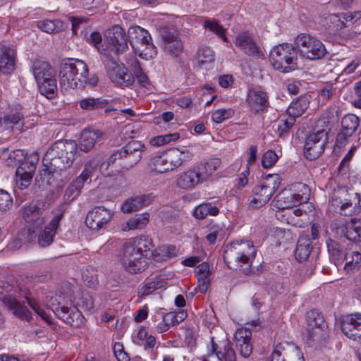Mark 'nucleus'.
Returning <instances> with one entry per match:
<instances>
[{"mask_svg":"<svg viewBox=\"0 0 361 361\" xmlns=\"http://www.w3.org/2000/svg\"><path fill=\"white\" fill-rule=\"evenodd\" d=\"M89 69L82 60L76 59L61 63L60 66V84L65 89H81L85 84L94 87L99 82L96 75L87 78Z\"/></svg>","mask_w":361,"mask_h":361,"instance_id":"obj_1","label":"nucleus"},{"mask_svg":"<svg viewBox=\"0 0 361 361\" xmlns=\"http://www.w3.org/2000/svg\"><path fill=\"white\" fill-rule=\"evenodd\" d=\"M257 250L250 240L235 241L226 246L224 253V262L232 269L250 267L255 258Z\"/></svg>","mask_w":361,"mask_h":361,"instance_id":"obj_2","label":"nucleus"},{"mask_svg":"<svg viewBox=\"0 0 361 361\" xmlns=\"http://www.w3.org/2000/svg\"><path fill=\"white\" fill-rule=\"evenodd\" d=\"M145 149V146L140 141L132 140L123 147L115 151L106 163L103 162L101 164V168L116 164L122 169L129 170L140 161Z\"/></svg>","mask_w":361,"mask_h":361,"instance_id":"obj_3","label":"nucleus"},{"mask_svg":"<svg viewBox=\"0 0 361 361\" xmlns=\"http://www.w3.org/2000/svg\"><path fill=\"white\" fill-rule=\"evenodd\" d=\"M271 66L282 73H288L298 68V51L290 43H282L274 46L269 53Z\"/></svg>","mask_w":361,"mask_h":361,"instance_id":"obj_4","label":"nucleus"},{"mask_svg":"<svg viewBox=\"0 0 361 361\" xmlns=\"http://www.w3.org/2000/svg\"><path fill=\"white\" fill-rule=\"evenodd\" d=\"M360 196L346 187H338L332 192L331 205L343 216H353L361 212Z\"/></svg>","mask_w":361,"mask_h":361,"instance_id":"obj_5","label":"nucleus"},{"mask_svg":"<svg viewBox=\"0 0 361 361\" xmlns=\"http://www.w3.org/2000/svg\"><path fill=\"white\" fill-rule=\"evenodd\" d=\"M310 190L302 183L292 185L281 191L274 199L273 204L278 209H285L306 203L310 199Z\"/></svg>","mask_w":361,"mask_h":361,"instance_id":"obj_6","label":"nucleus"},{"mask_svg":"<svg viewBox=\"0 0 361 361\" xmlns=\"http://www.w3.org/2000/svg\"><path fill=\"white\" fill-rule=\"evenodd\" d=\"M130 44L135 54L148 60L157 56V47L152 42L148 31L140 26H131L128 30Z\"/></svg>","mask_w":361,"mask_h":361,"instance_id":"obj_7","label":"nucleus"},{"mask_svg":"<svg viewBox=\"0 0 361 361\" xmlns=\"http://www.w3.org/2000/svg\"><path fill=\"white\" fill-rule=\"evenodd\" d=\"M294 42L298 54L302 58L315 61L324 58L327 54L322 41L310 34L300 33L295 38Z\"/></svg>","mask_w":361,"mask_h":361,"instance_id":"obj_8","label":"nucleus"},{"mask_svg":"<svg viewBox=\"0 0 361 361\" xmlns=\"http://www.w3.org/2000/svg\"><path fill=\"white\" fill-rule=\"evenodd\" d=\"M102 55L106 74L110 80L118 87H130L134 83V76L124 63L114 60L105 51Z\"/></svg>","mask_w":361,"mask_h":361,"instance_id":"obj_9","label":"nucleus"},{"mask_svg":"<svg viewBox=\"0 0 361 361\" xmlns=\"http://www.w3.org/2000/svg\"><path fill=\"white\" fill-rule=\"evenodd\" d=\"M281 180V177L276 173L267 175L259 185L253 188L251 206L257 208L267 204L279 188Z\"/></svg>","mask_w":361,"mask_h":361,"instance_id":"obj_10","label":"nucleus"},{"mask_svg":"<svg viewBox=\"0 0 361 361\" xmlns=\"http://www.w3.org/2000/svg\"><path fill=\"white\" fill-rule=\"evenodd\" d=\"M133 247L123 245L122 252L119 256V262L122 267L128 273L137 274L143 271L147 267V259L140 252H137Z\"/></svg>","mask_w":361,"mask_h":361,"instance_id":"obj_11","label":"nucleus"},{"mask_svg":"<svg viewBox=\"0 0 361 361\" xmlns=\"http://www.w3.org/2000/svg\"><path fill=\"white\" fill-rule=\"evenodd\" d=\"M64 150L66 151L65 148L63 149L61 148L60 150L55 152L51 147L48 149L43 158L42 176H47V178L50 179L51 176L59 175L62 171L71 167V166H66V162L60 159L59 155H63Z\"/></svg>","mask_w":361,"mask_h":361,"instance_id":"obj_12","label":"nucleus"},{"mask_svg":"<svg viewBox=\"0 0 361 361\" xmlns=\"http://www.w3.org/2000/svg\"><path fill=\"white\" fill-rule=\"evenodd\" d=\"M328 142V132L319 130L310 134L306 139L304 147L305 157L310 160L318 158L324 151Z\"/></svg>","mask_w":361,"mask_h":361,"instance_id":"obj_13","label":"nucleus"},{"mask_svg":"<svg viewBox=\"0 0 361 361\" xmlns=\"http://www.w3.org/2000/svg\"><path fill=\"white\" fill-rule=\"evenodd\" d=\"M10 286L7 283L0 282V300H2L6 307L13 312V314L21 319L30 321L32 313L26 307L22 305L15 298L11 295H5L8 293Z\"/></svg>","mask_w":361,"mask_h":361,"instance_id":"obj_14","label":"nucleus"},{"mask_svg":"<svg viewBox=\"0 0 361 361\" xmlns=\"http://www.w3.org/2000/svg\"><path fill=\"white\" fill-rule=\"evenodd\" d=\"M162 49L164 52L172 58L179 57L183 51V44L178 32L169 28L161 31Z\"/></svg>","mask_w":361,"mask_h":361,"instance_id":"obj_15","label":"nucleus"},{"mask_svg":"<svg viewBox=\"0 0 361 361\" xmlns=\"http://www.w3.org/2000/svg\"><path fill=\"white\" fill-rule=\"evenodd\" d=\"M113 216L112 212L104 206L93 207L87 214L85 224L92 230H99L107 224Z\"/></svg>","mask_w":361,"mask_h":361,"instance_id":"obj_16","label":"nucleus"},{"mask_svg":"<svg viewBox=\"0 0 361 361\" xmlns=\"http://www.w3.org/2000/svg\"><path fill=\"white\" fill-rule=\"evenodd\" d=\"M332 228L337 234L343 235L350 240L356 241L361 238V219L352 218L349 221L334 222Z\"/></svg>","mask_w":361,"mask_h":361,"instance_id":"obj_17","label":"nucleus"},{"mask_svg":"<svg viewBox=\"0 0 361 361\" xmlns=\"http://www.w3.org/2000/svg\"><path fill=\"white\" fill-rule=\"evenodd\" d=\"M341 328L348 338L353 340L361 338V313L355 312L343 316Z\"/></svg>","mask_w":361,"mask_h":361,"instance_id":"obj_18","label":"nucleus"},{"mask_svg":"<svg viewBox=\"0 0 361 361\" xmlns=\"http://www.w3.org/2000/svg\"><path fill=\"white\" fill-rule=\"evenodd\" d=\"M56 315L66 324L73 327H80L85 323L82 313L75 307L56 306L52 307Z\"/></svg>","mask_w":361,"mask_h":361,"instance_id":"obj_19","label":"nucleus"},{"mask_svg":"<svg viewBox=\"0 0 361 361\" xmlns=\"http://www.w3.org/2000/svg\"><path fill=\"white\" fill-rule=\"evenodd\" d=\"M360 125V118L354 114L345 115L341 121V130L336 136L338 145H345L348 138L357 131Z\"/></svg>","mask_w":361,"mask_h":361,"instance_id":"obj_20","label":"nucleus"},{"mask_svg":"<svg viewBox=\"0 0 361 361\" xmlns=\"http://www.w3.org/2000/svg\"><path fill=\"white\" fill-rule=\"evenodd\" d=\"M306 332L309 339L315 340L324 331V319L320 312L312 310L307 313Z\"/></svg>","mask_w":361,"mask_h":361,"instance_id":"obj_21","label":"nucleus"},{"mask_svg":"<svg viewBox=\"0 0 361 361\" xmlns=\"http://www.w3.org/2000/svg\"><path fill=\"white\" fill-rule=\"evenodd\" d=\"M252 332L247 328L238 329L234 334L233 341L240 355L247 358L252 352L251 343Z\"/></svg>","mask_w":361,"mask_h":361,"instance_id":"obj_22","label":"nucleus"},{"mask_svg":"<svg viewBox=\"0 0 361 361\" xmlns=\"http://www.w3.org/2000/svg\"><path fill=\"white\" fill-rule=\"evenodd\" d=\"M203 183L195 166L180 173L177 176L176 185L186 191L193 190L197 185Z\"/></svg>","mask_w":361,"mask_h":361,"instance_id":"obj_23","label":"nucleus"},{"mask_svg":"<svg viewBox=\"0 0 361 361\" xmlns=\"http://www.w3.org/2000/svg\"><path fill=\"white\" fill-rule=\"evenodd\" d=\"M63 216V214L61 212L55 214L49 224L43 231H40L37 238V243L39 247H45L53 243L54 237L59 228V222Z\"/></svg>","mask_w":361,"mask_h":361,"instance_id":"obj_24","label":"nucleus"},{"mask_svg":"<svg viewBox=\"0 0 361 361\" xmlns=\"http://www.w3.org/2000/svg\"><path fill=\"white\" fill-rule=\"evenodd\" d=\"M235 45L248 56L256 58H259L263 56L257 44L247 32L238 34L235 37Z\"/></svg>","mask_w":361,"mask_h":361,"instance_id":"obj_25","label":"nucleus"},{"mask_svg":"<svg viewBox=\"0 0 361 361\" xmlns=\"http://www.w3.org/2000/svg\"><path fill=\"white\" fill-rule=\"evenodd\" d=\"M36 169L35 162L24 161L16 171V185L20 189L27 188L31 183L32 174Z\"/></svg>","mask_w":361,"mask_h":361,"instance_id":"obj_26","label":"nucleus"},{"mask_svg":"<svg viewBox=\"0 0 361 361\" xmlns=\"http://www.w3.org/2000/svg\"><path fill=\"white\" fill-rule=\"evenodd\" d=\"M294 355H300L297 346L289 342L279 343L267 361H288Z\"/></svg>","mask_w":361,"mask_h":361,"instance_id":"obj_27","label":"nucleus"},{"mask_svg":"<svg viewBox=\"0 0 361 361\" xmlns=\"http://www.w3.org/2000/svg\"><path fill=\"white\" fill-rule=\"evenodd\" d=\"M16 54L10 45L0 44V71L10 74L15 69Z\"/></svg>","mask_w":361,"mask_h":361,"instance_id":"obj_28","label":"nucleus"},{"mask_svg":"<svg viewBox=\"0 0 361 361\" xmlns=\"http://www.w3.org/2000/svg\"><path fill=\"white\" fill-rule=\"evenodd\" d=\"M164 154L170 171L177 169L184 161L190 159L192 157V154L187 149L180 150L178 148H173L165 151Z\"/></svg>","mask_w":361,"mask_h":361,"instance_id":"obj_29","label":"nucleus"},{"mask_svg":"<svg viewBox=\"0 0 361 361\" xmlns=\"http://www.w3.org/2000/svg\"><path fill=\"white\" fill-rule=\"evenodd\" d=\"M108 36L116 54H122L128 49V39L125 30L121 27L114 26L109 30Z\"/></svg>","mask_w":361,"mask_h":361,"instance_id":"obj_30","label":"nucleus"},{"mask_svg":"<svg viewBox=\"0 0 361 361\" xmlns=\"http://www.w3.org/2000/svg\"><path fill=\"white\" fill-rule=\"evenodd\" d=\"M103 133L99 130L85 129L80 136L79 149L85 152H90L97 142L102 140Z\"/></svg>","mask_w":361,"mask_h":361,"instance_id":"obj_31","label":"nucleus"},{"mask_svg":"<svg viewBox=\"0 0 361 361\" xmlns=\"http://www.w3.org/2000/svg\"><path fill=\"white\" fill-rule=\"evenodd\" d=\"M51 147L55 152H57L61 148L63 149L65 148L66 151L64 150L63 155H59L60 159L66 162V166H71L73 164L77 152V145L75 141H59L56 142Z\"/></svg>","mask_w":361,"mask_h":361,"instance_id":"obj_32","label":"nucleus"},{"mask_svg":"<svg viewBox=\"0 0 361 361\" xmlns=\"http://www.w3.org/2000/svg\"><path fill=\"white\" fill-rule=\"evenodd\" d=\"M43 211L35 204H29L23 207V217L27 223L33 225L34 228H38L45 222Z\"/></svg>","mask_w":361,"mask_h":361,"instance_id":"obj_33","label":"nucleus"},{"mask_svg":"<svg viewBox=\"0 0 361 361\" xmlns=\"http://www.w3.org/2000/svg\"><path fill=\"white\" fill-rule=\"evenodd\" d=\"M221 164L220 159L212 158L195 166L203 183L212 178L213 173L220 167Z\"/></svg>","mask_w":361,"mask_h":361,"instance_id":"obj_34","label":"nucleus"},{"mask_svg":"<svg viewBox=\"0 0 361 361\" xmlns=\"http://www.w3.org/2000/svg\"><path fill=\"white\" fill-rule=\"evenodd\" d=\"M123 244L128 247H133L137 252H140L143 257H146L145 253L153 247L152 239L146 235L129 238Z\"/></svg>","mask_w":361,"mask_h":361,"instance_id":"obj_35","label":"nucleus"},{"mask_svg":"<svg viewBox=\"0 0 361 361\" xmlns=\"http://www.w3.org/2000/svg\"><path fill=\"white\" fill-rule=\"evenodd\" d=\"M221 204L218 202L217 203L207 202L200 204L196 207L193 211V216L196 219H203L207 216H217L219 213V207Z\"/></svg>","mask_w":361,"mask_h":361,"instance_id":"obj_36","label":"nucleus"},{"mask_svg":"<svg viewBox=\"0 0 361 361\" xmlns=\"http://www.w3.org/2000/svg\"><path fill=\"white\" fill-rule=\"evenodd\" d=\"M210 273L209 265L204 262L196 268V277L198 283V290L200 293H204L208 289L210 280L209 278Z\"/></svg>","mask_w":361,"mask_h":361,"instance_id":"obj_37","label":"nucleus"},{"mask_svg":"<svg viewBox=\"0 0 361 361\" xmlns=\"http://www.w3.org/2000/svg\"><path fill=\"white\" fill-rule=\"evenodd\" d=\"M326 246L330 260L337 266L346 254L343 246L331 238L326 240Z\"/></svg>","mask_w":361,"mask_h":361,"instance_id":"obj_38","label":"nucleus"},{"mask_svg":"<svg viewBox=\"0 0 361 361\" xmlns=\"http://www.w3.org/2000/svg\"><path fill=\"white\" fill-rule=\"evenodd\" d=\"M311 241L307 235H301L295 251L296 259L301 262L306 260L312 251Z\"/></svg>","mask_w":361,"mask_h":361,"instance_id":"obj_39","label":"nucleus"},{"mask_svg":"<svg viewBox=\"0 0 361 361\" xmlns=\"http://www.w3.org/2000/svg\"><path fill=\"white\" fill-rule=\"evenodd\" d=\"M32 73L36 81L43 80L54 75V71L50 65L44 61L35 60L33 63Z\"/></svg>","mask_w":361,"mask_h":361,"instance_id":"obj_40","label":"nucleus"},{"mask_svg":"<svg viewBox=\"0 0 361 361\" xmlns=\"http://www.w3.org/2000/svg\"><path fill=\"white\" fill-rule=\"evenodd\" d=\"M248 102L255 111L264 109L269 105L267 95L262 91H253L248 95Z\"/></svg>","mask_w":361,"mask_h":361,"instance_id":"obj_41","label":"nucleus"},{"mask_svg":"<svg viewBox=\"0 0 361 361\" xmlns=\"http://www.w3.org/2000/svg\"><path fill=\"white\" fill-rule=\"evenodd\" d=\"M147 200L146 196H136L129 198L121 204V210L126 214L138 211L145 205Z\"/></svg>","mask_w":361,"mask_h":361,"instance_id":"obj_42","label":"nucleus"},{"mask_svg":"<svg viewBox=\"0 0 361 361\" xmlns=\"http://www.w3.org/2000/svg\"><path fill=\"white\" fill-rule=\"evenodd\" d=\"M165 281L159 276L147 279L145 283L139 290L138 294L141 296H146L152 293L155 290L164 286Z\"/></svg>","mask_w":361,"mask_h":361,"instance_id":"obj_43","label":"nucleus"},{"mask_svg":"<svg viewBox=\"0 0 361 361\" xmlns=\"http://www.w3.org/2000/svg\"><path fill=\"white\" fill-rule=\"evenodd\" d=\"M149 219V214L148 213L137 214L129 219L123 230L126 231L133 229H142L148 224Z\"/></svg>","mask_w":361,"mask_h":361,"instance_id":"obj_44","label":"nucleus"},{"mask_svg":"<svg viewBox=\"0 0 361 361\" xmlns=\"http://www.w3.org/2000/svg\"><path fill=\"white\" fill-rule=\"evenodd\" d=\"M217 358L219 361H236L235 352L228 340L219 343Z\"/></svg>","mask_w":361,"mask_h":361,"instance_id":"obj_45","label":"nucleus"},{"mask_svg":"<svg viewBox=\"0 0 361 361\" xmlns=\"http://www.w3.org/2000/svg\"><path fill=\"white\" fill-rule=\"evenodd\" d=\"M37 82L40 93L47 97H53L57 90L56 80L54 75L44 79V81L42 80Z\"/></svg>","mask_w":361,"mask_h":361,"instance_id":"obj_46","label":"nucleus"},{"mask_svg":"<svg viewBox=\"0 0 361 361\" xmlns=\"http://www.w3.org/2000/svg\"><path fill=\"white\" fill-rule=\"evenodd\" d=\"M345 264L344 269L347 273H353L358 270L361 265V254L358 252L346 253L344 258Z\"/></svg>","mask_w":361,"mask_h":361,"instance_id":"obj_47","label":"nucleus"},{"mask_svg":"<svg viewBox=\"0 0 361 361\" xmlns=\"http://www.w3.org/2000/svg\"><path fill=\"white\" fill-rule=\"evenodd\" d=\"M164 152L160 155L153 157L148 163V166L151 171L157 173H165L170 171Z\"/></svg>","mask_w":361,"mask_h":361,"instance_id":"obj_48","label":"nucleus"},{"mask_svg":"<svg viewBox=\"0 0 361 361\" xmlns=\"http://www.w3.org/2000/svg\"><path fill=\"white\" fill-rule=\"evenodd\" d=\"M85 181L86 180L80 176L73 180L66 190L64 195L66 199L68 201L75 200L80 195V190Z\"/></svg>","mask_w":361,"mask_h":361,"instance_id":"obj_49","label":"nucleus"},{"mask_svg":"<svg viewBox=\"0 0 361 361\" xmlns=\"http://www.w3.org/2000/svg\"><path fill=\"white\" fill-rule=\"evenodd\" d=\"M308 102L305 98H299L295 101L292 102L286 112L295 118L300 116L307 109Z\"/></svg>","mask_w":361,"mask_h":361,"instance_id":"obj_50","label":"nucleus"},{"mask_svg":"<svg viewBox=\"0 0 361 361\" xmlns=\"http://www.w3.org/2000/svg\"><path fill=\"white\" fill-rule=\"evenodd\" d=\"M107 104L105 99L100 98H85L82 99L80 102V106L82 109L87 111H93L102 109Z\"/></svg>","mask_w":361,"mask_h":361,"instance_id":"obj_51","label":"nucleus"},{"mask_svg":"<svg viewBox=\"0 0 361 361\" xmlns=\"http://www.w3.org/2000/svg\"><path fill=\"white\" fill-rule=\"evenodd\" d=\"M102 160V157L100 154H97L85 163L84 170L80 174L85 180L89 177L92 176L93 173L97 170V168Z\"/></svg>","mask_w":361,"mask_h":361,"instance_id":"obj_52","label":"nucleus"},{"mask_svg":"<svg viewBox=\"0 0 361 361\" xmlns=\"http://www.w3.org/2000/svg\"><path fill=\"white\" fill-rule=\"evenodd\" d=\"M203 25L204 27L216 35L224 42H228V39L225 35L226 29H224L217 20L211 19L205 20Z\"/></svg>","mask_w":361,"mask_h":361,"instance_id":"obj_53","label":"nucleus"},{"mask_svg":"<svg viewBox=\"0 0 361 361\" xmlns=\"http://www.w3.org/2000/svg\"><path fill=\"white\" fill-rule=\"evenodd\" d=\"M38 27L47 33H55L63 30V25L61 20H44L39 21Z\"/></svg>","mask_w":361,"mask_h":361,"instance_id":"obj_54","label":"nucleus"},{"mask_svg":"<svg viewBox=\"0 0 361 361\" xmlns=\"http://www.w3.org/2000/svg\"><path fill=\"white\" fill-rule=\"evenodd\" d=\"M295 118L290 114L282 117L278 125V133L280 137L283 136L293 126Z\"/></svg>","mask_w":361,"mask_h":361,"instance_id":"obj_55","label":"nucleus"},{"mask_svg":"<svg viewBox=\"0 0 361 361\" xmlns=\"http://www.w3.org/2000/svg\"><path fill=\"white\" fill-rule=\"evenodd\" d=\"M82 279L90 288H94L99 283L97 271L93 267H88L83 271Z\"/></svg>","mask_w":361,"mask_h":361,"instance_id":"obj_56","label":"nucleus"},{"mask_svg":"<svg viewBox=\"0 0 361 361\" xmlns=\"http://www.w3.org/2000/svg\"><path fill=\"white\" fill-rule=\"evenodd\" d=\"M23 118V114L20 110H11L4 118H0V125L4 122L6 125L14 126L18 124Z\"/></svg>","mask_w":361,"mask_h":361,"instance_id":"obj_57","label":"nucleus"},{"mask_svg":"<svg viewBox=\"0 0 361 361\" xmlns=\"http://www.w3.org/2000/svg\"><path fill=\"white\" fill-rule=\"evenodd\" d=\"M234 115V110L231 108L219 109L214 111L212 115V119L216 123H220L226 119L231 118Z\"/></svg>","mask_w":361,"mask_h":361,"instance_id":"obj_58","label":"nucleus"},{"mask_svg":"<svg viewBox=\"0 0 361 361\" xmlns=\"http://www.w3.org/2000/svg\"><path fill=\"white\" fill-rule=\"evenodd\" d=\"M197 60L201 64L213 62L214 61L213 51L208 47H202L197 53Z\"/></svg>","mask_w":361,"mask_h":361,"instance_id":"obj_59","label":"nucleus"},{"mask_svg":"<svg viewBox=\"0 0 361 361\" xmlns=\"http://www.w3.org/2000/svg\"><path fill=\"white\" fill-rule=\"evenodd\" d=\"M12 205L13 198L11 195L4 190H0V214L8 211Z\"/></svg>","mask_w":361,"mask_h":361,"instance_id":"obj_60","label":"nucleus"},{"mask_svg":"<svg viewBox=\"0 0 361 361\" xmlns=\"http://www.w3.org/2000/svg\"><path fill=\"white\" fill-rule=\"evenodd\" d=\"M187 317V313L184 310L178 312H169L164 315V320L169 322L171 326L179 324Z\"/></svg>","mask_w":361,"mask_h":361,"instance_id":"obj_61","label":"nucleus"},{"mask_svg":"<svg viewBox=\"0 0 361 361\" xmlns=\"http://www.w3.org/2000/svg\"><path fill=\"white\" fill-rule=\"evenodd\" d=\"M278 160L276 153L273 150L267 151L262 158V166L264 169L272 167Z\"/></svg>","mask_w":361,"mask_h":361,"instance_id":"obj_62","label":"nucleus"},{"mask_svg":"<svg viewBox=\"0 0 361 361\" xmlns=\"http://www.w3.org/2000/svg\"><path fill=\"white\" fill-rule=\"evenodd\" d=\"M27 304L29 306L45 321L48 320V317L45 311L40 307L39 304L35 299L25 297Z\"/></svg>","mask_w":361,"mask_h":361,"instance_id":"obj_63","label":"nucleus"},{"mask_svg":"<svg viewBox=\"0 0 361 361\" xmlns=\"http://www.w3.org/2000/svg\"><path fill=\"white\" fill-rule=\"evenodd\" d=\"M328 20L333 24L334 29L337 31L343 27H347L348 25H345V23L343 20H342L341 16L338 14H331L328 17Z\"/></svg>","mask_w":361,"mask_h":361,"instance_id":"obj_64","label":"nucleus"}]
</instances>
